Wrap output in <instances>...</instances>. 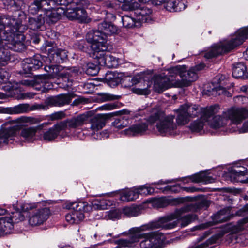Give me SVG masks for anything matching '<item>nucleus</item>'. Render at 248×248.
Returning a JSON list of instances; mask_svg holds the SVG:
<instances>
[{
  "label": "nucleus",
  "instance_id": "f257e3e1",
  "mask_svg": "<svg viewBox=\"0 0 248 248\" xmlns=\"http://www.w3.org/2000/svg\"><path fill=\"white\" fill-rule=\"evenodd\" d=\"M18 16L22 18L16 19L9 15L0 17V66L5 65L10 60L8 48L16 52L26 49L24 35L20 33L15 34L17 31L20 32L22 19L25 16L22 11L18 12Z\"/></svg>",
  "mask_w": 248,
  "mask_h": 248
},
{
  "label": "nucleus",
  "instance_id": "f03ea898",
  "mask_svg": "<svg viewBox=\"0 0 248 248\" xmlns=\"http://www.w3.org/2000/svg\"><path fill=\"white\" fill-rule=\"evenodd\" d=\"M209 206L208 200L202 199L194 203H189L183 207L177 209L173 213L159 217L157 221L152 222L148 224L142 225L140 228H134L132 231L138 232L149 229H159L170 230L177 227L180 222L181 227L187 226L197 219L194 214H188L184 216L182 215L189 211H195L198 209L207 208Z\"/></svg>",
  "mask_w": 248,
  "mask_h": 248
},
{
  "label": "nucleus",
  "instance_id": "7ed1b4c3",
  "mask_svg": "<svg viewBox=\"0 0 248 248\" xmlns=\"http://www.w3.org/2000/svg\"><path fill=\"white\" fill-rule=\"evenodd\" d=\"M40 120L33 117L21 116L15 120L3 124L0 129V147L7 144L16 136V132L21 129L20 135L27 141L31 142L35 138L39 126H31L22 128L28 125L39 123Z\"/></svg>",
  "mask_w": 248,
  "mask_h": 248
},
{
  "label": "nucleus",
  "instance_id": "20e7f679",
  "mask_svg": "<svg viewBox=\"0 0 248 248\" xmlns=\"http://www.w3.org/2000/svg\"><path fill=\"white\" fill-rule=\"evenodd\" d=\"M218 106L216 105L201 109L202 118L213 128L225 126L228 120H230L232 124L238 125L248 117V110L243 108H232L224 112L221 116L214 117L218 112Z\"/></svg>",
  "mask_w": 248,
  "mask_h": 248
},
{
  "label": "nucleus",
  "instance_id": "39448f33",
  "mask_svg": "<svg viewBox=\"0 0 248 248\" xmlns=\"http://www.w3.org/2000/svg\"><path fill=\"white\" fill-rule=\"evenodd\" d=\"M247 39H248V26L238 30L229 40L221 44L213 46L204 54V57L206 59H211L218 55L228 52L241 45Z\"/></svg>",
  "mask_w": 248,
  "mask_h": 248
},
{
  "label": "nucleus",
  "instance_id": "423d86ee",
  "mask_svg": "<svg viewBox=\"0 0 248 248\" xmlns=\"http://www.w3.org/2000/svg\"><path fill=\"white\" fill-rule=\"evenodd\" d=\"M174 116L172 115L166 116L160 110H155L147 119L151 124L156 123V128L161 134H171L176 128V124L174 122Z\"/></svg>",
  "mask_w": 248,
  "mask_h": 248
},
{
  "label": "nucleus",
  "instance_id": "0eeeda50",
  "mask_svg": "<svg viewBox=\"0 0 248 248\" xmlns=\"http://www.w3.org/2000/svg\"><path fill=\"white\" fill-rule=\"evenodd\" d=\"M139 227V228H140ZM137 227H134L130 229L129 231L131 234L129 238L130 239L133 235L136 236L138 241V239L140 238L142 240L140 241V248H161V245L164 239V235L162 233L158 232H152L148 233H144L141 234H138L142 231H147L142 230L138 232H134L132 230ZM153 229H147V230H152Z\"/></svg>",
  "mask_w": 248,
  "mask_h": 248
},
{
  "label": "nucleus",
  "instance_id": "6e6552de",
  "mask_svg": "<svg viewBox=\"0 0 248 248\" xmlns=\"http://www.w3.org/2000/svg\"><path fill=\"white\" fill-rule=\"evenodd\" d=\"M22 210L28 212V222L31 226H37L43 224L48 218L50 212L47 207L36 209L33 205L25 204L23 205Z\"/></svg>",
  "mask_w": 248,
  "mask_h": 248
},
{
  "label": "nucleus",
  "instance_id": "1a4fd4ad",
  "mask_svg": "<svg viewBox=\"0 0 248 248\" xmlns=\"http://www.w3.org/2000/svg\"><path fill=\"white\" fill-rule=\"evenodd\" d=\"M88 42L91 44V55L97 53L101 51H107L106 46L107 36L99 29L88 32L86 36Z\"/></svg>",
  "mask_w": 248,
  "mask_h": 248
},
{
  "label": "nucleus",
  "instance_id": "9d476101",
  "mask_svg": "<svg viewBox=\"0 0 248 248\" xmlns=\"http://www.w3.org/2000/svg\"><path fill=\"white\" fill-rule=\"evenodd\" d=\"M23 206L20 209L16 208L15 205L13 207L15 211L12 212V216L0 218V236H4L11 233L14 228V223L18 222L24 220V212L22 210Z\"/></svg>",
  "mask_w": 248,
  "mask_h": 248
},
{
  "label": "nucleus",
  "instance_id": "9b49d317",
  "mask_svg": "<svg viewBox=\"0 0 248 248\" xmlns=\"http://www.w3.org/2000/svg\"><path fill=\"white\" fill-rule=\"evenodd\" d=\"M201 109H199V106L196 105L185 104L181 105L176 110L178 113L176 119L177 124L181 125L187 124L190 118L197 116L200 112L201 113Z\"/></svg>",
  "mask_w": 248,
  "mask_h": 248
},
{
  "label": "nucleus",
  "instance_id": "f8f14e48",
  "mask_svg": "<svg viewBox=\"0 0 248 248\" xmlns=\"http://www.w3.org/2000/svg\"><path fill=\"white\" fill-rule=\"evenodd\" d=\"M88 5H83L80 3H72L64 9L62 8V14L71 20H78L80 22H86L87 14L84 7Z\"/></svg>",
  "mask_w": 248,
  "mask_h": 248
},
{
  "label": "nucleus",
  "instance_id": "ddd939ff",
  "mask_svg": "<svg viewBox=\"0 0 248 248\" xmlns=\"http://www.w3.org/2000/svg\"><path fill=\"white\" fill-rule=\"evenodd\" d=\"M45 47V50L48 53V59L52 63H62L67 57L66 51L58 49L53 42L46 43Z\"/></svg>",
  "mask_w": 248,
  "mask_h": 248
},
{
  "label": "nucleus",
  "instance_id": "4468645a",
  "mask_svg": "<svg viewBox=\"0 0 248 248\" xmlns=\"http://www.w3.org/2000/svg\"><path fill=\"white\" fill-rule=\"evenodd\" d=\"M106 51H101L93 54L92 57L96 60V63L100 66H106L109 68H116L118 65V59Z\"/></svg>",
  "mask_w": 248,
  "mask_h": 248
},
{
  "label": "nucleus",
  "instance_id": "2eb2a0df",
  "mask_svg": "<svg viewBox=\"0 0 248 248\" xmlns=\"http://www.w3.org/2000/svg\"><path fill=\"white\" fill-rule=\"evenodd\" d=\"M88 118L87 115L83 113L59 122L62 130L77 129L82 126Z\"/></svg>",
  "mask_w": 248,
  "mask_h": 248
},
{
  "label": "nucleus",
  "instance_id": "dca6fc26",
  "mask_svg": "<svg viewBox=\"0 0 248 248\" xmlns=\"http://www.w3.org/2000/svg\"><path fill=\"white\" fill-rule=\"evenodd\" d=\"M198 76L195 71L192 69L187 70L185 65V70L181 75V80H177L172 84L175 87L178 88L187 87L191 84V82L196 80Z\"/></svg>",
  "mask_w": 248,
  "mask_h": 248
},
{
  "label": "nucleus",
  "instance_id": "f3484780",
  "mask_svg": "<svg viewBox=\"0 0 248 248\" xmlns=\"http://www.w3.org/2000/svg\"><path fill=\"white\" fill-rule=\"evenodd\" d=\"M73 96L70 93H62L46 98L45 103L50 107H62L70 104Z\"/></svg>",
  "mask_w": 248,
  "mask_h": 248
},
{
  "label": "nucleus",
  "instance_id": "a211bd4d",
  "mask_svg": "<svg viewBox=\"0 0 248 248\" xmlns=\"http://www.w3.org/2000/svg\"><path fill=\"white\" fill-rule=\"evenodd\" d=\"M62 8L55 9L52 6H49L47 10H45L43 17L45 18V21L49 24L56 22L60 19L62 14Z\"/></svg>",
  "mask_w": 248,
  "mask_h": 248
},
{
  "label": "nucleus",
  "instance_id": "6ab92c4d",
  "mask_svg": "<svg viewBox=\"0 0 248 248\" xmlns=\"http://www.w3.org/2000/svg\"><path fill=\"white\" fill-rule=\"evenodd\" d=\"M107 115L104 114H97L90 120V129L95 133L101 129L106 124Z\"/></svg>",
  "mask_w": 248,
  "mask_h": 248
},
{
  "label": "nucleus",
  "instance_id": "aec40b11",
  "mask_svg": "<svg viewBox=\"0 0 248 248\" xmlns=\"http://www.w3.org/2000/svg\"><path fill=\"white\" fill-rule=\"evenodd\" d=\"M171 81L172 79L170 78L161 75L156 76L154 78V88L157 92H162L170 87Z\"/></svg>",
  "mask_w": 248,
  "mask_h": 248
},
{
  "label": "nucleus",
  "instance_id": "412c9836",
  "mask_svg": "<svg viewBox=\"0 0 248 248\" xmlns=\"http://www.w3.org/2000/svg\"><path fill=\"white\" fill-rule=\"evenodd\" d=\"M148 129V125L145 122H141L132 125L128 129L124 130V134L129 136H137L143 134Z\"/></svg>",
  "mask_w": 248,
  "mask_h": 248
},
{
  "label": "nucleus",
  "instance_id": "4be33fe9",
  "mask_svg": "<svg viewBox=\"0 0 248 248\" xmlns=\"http://www.w3.org/2000/svg\"><path fill=\"white\" fill-rule=\"evenodd\" d=\"M48 0H34L29 6V13L34 15L40 10H47L48 6H51V3Z\"/></svg>",
  "mask_w": 248,
  "mask_h": 248
},
{
  "label": "nucleus",
  "instance_id": "5701e85b",
  "mask_svg": "<svg viewBox=\"0 0 248 248\" xmlns=\"http://www.w3.org/2000/svg\"><path fill=\"white\" fill-rule=\"evenodd\" d=\"M42 65V62L38 57L26 59L23 63V68L26 73L31 72L39 69Z\"/></svg>",
  "mask_w": 248,
  "mask_h": 248
},
{
  "label": "nucleus",
  "instance_id": "b1692460",
  "mask_svg": "<svg viewBox=\"0 0 248 248\" xmlns=\"http://www.w3.org/2000/svg\"><path fill=\"white\" fill-rule=\"evenodd\" d=\"M165 9L170 12H179L185 9V0H167L164 3Z\"/></svg>",
  "mask_w": 248,
  "mask_h": 248
},
{
  "label": "nucleus",
  "instance_id": "393cba45",
  "mask_svg": "<svg viewBox=\"0 0 248 248\" xmlns=\"http://www.w3.org/2000/svg\"><path fill=\"white\" fill-rule=\"evenodd\" d=\"M61 131L63 130L60 123H58L44 132L43 139L48 141H52L57 138Z\"/></svg>",
  "mask_w": 248,
  "mask_h": 248
},
{
  "label": "nucleus",
  "instance_id": "a878e982",
  "mask_svg": "<svg viewBox=\"0 0 248 248\" xmlns=\"http://www.w3.org/2000/svg\"><path fill=\"white\" fill-rule=\"evenodd\" d=\"M247 173V169L243 166H235L230 171V177L233 182L241 181L240 178Z\"/></svg>",
  "mask_w": 248,
  "mask_h": 248
},
{
  "label": "nucleus",
  "instance_id": "bb28decb",
  "mask_svg": "<svg viewBox=\"0 0 248 248\" xmlns=\"http://www.w3.org/2000/svg\"><path fill=\"white\" fill-rule=\"evenodd\" d=\"M232 75L236 78L247 79L248 78V73L247 72L246 66L242 62L238 63L235 65L232 70Z\"/></svg>",
  "mask_w": 248,
  "mask_h": 248
},
{
  "label": "nucleus",
  "instance_id": "cd10ccee",
  "mask_svg": "<svg viewBox=\"0 0 248 248\" xmlns=\"http://www.w3.org/2000/svg\"><path fill=\"white\" fill-rule=\"evenodd\" d=\"M92 207L95 210H106L112 205V202L104 198L93 199L91 202Z\"/></svg>",
  "mask_w": 248,
  "mask_h": 248
},
{
  "label": "nucleus",
  "instance_id": "c85d7f7f",
  "mask_svg": "<svg viewBox=\"0 0 248 248\" xmlns=\"http://www.w3.org/2000/svg\"><path fill=\"white\" fill-rule=\"evenodd\" d=\"M98 28L103 31L107 36L108 35L115 34L118 31L117 27L110 22L104 21L100 23Z\"/></svg>",
  "mask_w": 248,
  "mask_h": 248
},
{
  "label": "nucleus",
  "instance_id": "c756f323",
  "mask_svg": "<svg viewBox=\"0 0 248 248\" xmlns=\"http://www.w3.org/2000/svg\"><path fill=\"white\" fill-rule=\"evenodd\" d=\"M230 208L226 207L220 210L213 217L214 223H219L226 221L230 219Z\"/></svg>",
  "mask_w": 248,
  "mask_h": 248
},
{
  "label": "nucleus",
  "instance_id": "7c9ffc66",
  "mask_svg": "<svg viewBox=\"0 0 248 248\" xmlns=\"http://www.w3.org/2000/svg\"><path fill=\"white\" fill-rule=\"evenodd\" d=\"M152 13V10L149 8L144 6H141L139 4V7H137L135 11V14L137 17V20L141 22L146 21L147 16Z\"/></svg>",
  "mask_w": 248,
  "mask_h": 248
},
{
  "label": "nucleus",
  "instance_id": "2f4dec72",
  "mask_svg": "<svg viewBox=\"0 0 248 248\" xmlns=\"http://www.w3.org/2000/svg\"><path fill=\"white\" fill-rule=\"evenodd\" d=\"M189 178L192 182L195 183L208 184L214 182V180L212 177L203 172L195 174L189 176Z\"/></svg>",
  "mask_w": 248,
  "mask_h": 248
},
{
  "label": "nucleus",
  "instance_id": "473e14b6",
  "mask_svg": "<svg viewBox=\"0 0 248 248\" xmlns=\"http://www.w3.org/2000/svg\"><path fill=\"white\" fill-rule=\"evenodd\" d=\"M29 27L31 30H36L39 29L45 23V18L42 14L36 17H29L28 20Z\"/></svg>",
  "mask_w": 248,
  "mask_h": 248
},
{
  "label": "nucleus",
  "instance_id": "72a5a7b5",
  "mask_svg": "<svg viewBox=\"0 0 248 248\" xmlns=\"http://www.w3.org/2000/svg\"><path fill=\"white\" fill-rule=\"evenodd\" d=\"M49 1H53L51 3V6H54L55 4L61 5H64L67 7L72 3H80L83 5H88L89 2L88 0H48Z\"/></svg>",
  "mask_w": 248,
  "mask_h": 248
},
{
  "label": "nucleus",
  "instance_id": "f704fd0d",
  "mask_svg": "<svg viewBox=\"0 0 248 248\" xmlns=\"http://www.w3.org/2000/svg\"><path fill=\"white\" fill-rule=\"evenodd\" d=\"M139 197L136 188L123 191L120 197V200L124 202L134 201Z\"/></svg>",
  "mask_w": 248,
  "mask_h": 248
},
{
  "label": "nucleus",
  "instance_id": "c9c22d12",
  "mask_svg": "<svg viewBox=\"0 0 248 248\" xmlns=\"http://www.w3.org/2000/svg\"><path fill=\"white\" fill-rule=\"evenodd\" d=\"M122 3L121 8L124 11H135L136 8L139 7V3L136 0H117Z\"/></svg>",
  "mask_w": 248,
  "mask_h": 248
},
{
  "label": "nucleus",
  "instance_id": "e433bc0d",
  "mask_svg": "<svg viewBox=\"0 0 248 248\" xmlns=\"http://www.w3.org/2000/svg\"><path fill=\"white\" fill-rule=\"evenodd\" d=\"M11 114H19L26 113L30 111L29 105L28 104H21L9 108Z\"/></svg>",
  "mask_w": 248,
  "mask_h": 248
},
{
  "label": "nucleus",
  "instance_id": "4c0bfd02",
  "mask_svg": "<svg viewBox=\"0 0 248 248\" xmlns=\"http://www.w3.org/2000/svg\"><path fill=\"white\" fill-rule=\"evenodd\" d=\"M46 75H39L36 77V83L38 84H43L45 89L50 90L53 89V85L51 82H49Z\"/></svg>",
  "mask_w": 248,
  "mask_h": 248
},
{
  "label": "nucleus",
  "instance_id": "58836bf2",
  "mask_svg": "<svg viewBox=\"0 0 248 248\" xmlns=\"http://www.w3.org/2000/svg\"><path fill=\"white\" fill-rule=\"evenodd\" d=\"M205 122H206V121L204 119L202 118L201 114L200 119H198L191 123L190 125V128L193 132H200L203 128Z\"/></svg>",
  "mask_w": 248,
  "mask_h": 248
},
{
  "label": "nucleus",
  "instance_id": "ea45409f",
  "mask_svg": "<svg viewBox=\"0 0 248 248\" xmlns=\"http://www.w3.org/2000/svg\"><path fill=\"white\" fill-rule=\"evenodd\" d=\"M129 124V120L126 116L120 117L116 119L112 123L113 125L118 129H122Z\"/></svg>",
  "mask_w": 248,
  "mask_h": 248
},
{
  "label": "nucleus",
  "instance_id": "a19ab883",
  "mask_svg": "<svg viewBox=\"0 0 248 248\" xmlns=\"http://www.w3.org/2000/svg\"><path fill=\"white\" fill-rule=\"evenodd\" d=\"M123 213L128 217H135L140 214V209L135 206L125 207L123 208Z\"/></svg>",
  "mask_w": 248,
  "mask_h": 248
},
{
  "label": "nucleus",
  "instance_id": "79ce46f5",
  "mask_svg": "<svg viewBox=\"0 0 248 248\" xmlns=\"http://www.w3.org/2000/svg\"><path fill=\"white\" fill-rule=\"evenodd\" d=\"M185 70V65H177L176 66L170 68L168 70V77L173 80V78L177 75H179L181 78L182 72Z\"/></svg>",
  "mask_w": 248,
  "mask_h": 248
},
{
  "label": "nucleus",
  "instance_id": "37998d69",
  "mask_svg": "<svg viewBox=\"0 0 248 248\" xmlns=\"http://www.w3.org/2000/svg\"><path fill=\"white\" fill-rule=\"evenodd\" d=\"M122 21L123 26L127 28H131L137 26L136 24L139 23L136 19L127 15L122 17Z\"/></svg>",
  "mask_w": 248,
  "mask_h": 248
},
{
  "label": "nucleus",
  "instance_id": "c03bdc74",
  "mask_svg": "<svg viewBox=\"0 0 248 248\" xmlns=\"http://www.w3.org/2000/svg\"><path fill=\"white\" fill-rule=\"evenodd\" d=\"M86 73L90 76H95L99 72V67L97 64L89 63L83 68Z\"/></svg>",
  "mask_w": 248,
  "mask_h": 248
},
{
  "label": "nucleus",
  "instance_id": "a18cd8bd",
  "mask_svg": "<svg viewBox=\"0 0 248 248\" xmlns=\"http://www.w3.org/2000/svg\"><path fill=\"white\" fill-rule=\"evenodd\" d=\"M107 83L111 87L117 86L121 82V79L112 74H108L105 78Z\"/></svg>",
  "mask_w": 248,
  "mask_h": 248
},
{
  "label": "nucleus",
  "instance_id": "49530a36",
  "mask_svg": "<svg viewBox=\"0 0 248 248\" xmlns=\"http://www.w3.org/2000/svg\"><path fill=\"white\" fill-rule=\"evenodd\" d=\"M248 223V216L238 221L236 225H234L232 229V232L237 233L244 229V225Z\"/></svg>",
  "mask_w": 248,
  "mask_h": 248
},
{
  "label": "nucleus",
  "instance_id": "de8ad7c7",
  "mask_svg": "<svg viewBox=\"0 0 248 248\" xmlns=\"http://www.w3.org/2000/svg\"><path fill=\"white\" fill-rule=\"evenodd\" d=\"M78 72L79 70L78 68L76 67H71L61 73V76L62 78H69L70 77L76 76L78 74Z\"/></svg>",
  "mask_w": 248,
  "mask_h": 248
},
{
  "label": "nucleus",
  "instance_id": "09e8293b",
  "mask_svg": "<svg viewBox=\"0 0 248 248\" xmlns=\"http://www.w3.org/2000/svg\"><path fill=\"white\" fill-rule=\"evenodd\" d=\"M136 189L138 193V196L139 194L145 195H151L154 192V189L153 188L145 185L139 186L136 188Z\"/></svg>",
  "mask_w": 248,
  "mask_h": 248
},
{
  "label": "nucleus",
  "instance_id": "8fccbe9b",
  "mask_svg": "<svg viewBox=\"0 0 248 248\" xmlns=\"http://www.w3.org/2000/svg\"><path fill=\"white\" fill-rule=\"evenodd\" d=\"M149 82H146V86L145 87L143 88H136L134 89V92L139 95H146L149 94L150 93V91L148 89L149 87L150 86V85H149Z\"/></svg>",
  "mask_w": 248,
  "mask_h": 248
},
{
  "label": "nucleus",
  "instance_id": "3c124183",
  "mask_svg": "<svg viewBox=\"0 0 248 248\" xmlns=\"http://www.w3.org/2000/svg\"><path fill=\"white\" fill-rule=\"evenodd\" d=\"M105 217L107 219H114L119 217L121 211L119 209H114L106 212Z\"/></svg>",
  "mask_w": 248,
  "mask_h": 248
},
{
  "label": "nucleus",
  "instance_id": "603ef678",
  "mask_svg": "<svg viewBox=\"0 0 248 248\" xmlns=\"http://www.w3.org/2000/svg\"><path fill=\"white\" fill-rule=\"evenodd\" d=\"M49 106L46 104H34L31 106H29L30 111H33L35 110H47Z\"/></svg>",
  "mask_w": 248,
  "mask_h": 248
},
{
  "label": "nucleus",
  "instance_id": "864d4df0",
  "mask_svg": "<svg viewBox=\"0 0 248 248\" xmlns=\"http://www.w3.org/2000/svg\"><path fill=\"white\" fill-rule=\"evenodd\" d=\"M12 10H19L24 7V3L22 0H13Z\"/></svg>",
  "mask_w": 248,
  "mask_h": 248
},
{
  "label": "nucleus",
  "instance_id": "5fc2aeb1",
  "mask_svg": "<svg viewBox=\"0 0 248 248\" xmlns=\"http://www.w3.org/2000/svg\"><path fill=\"white\" fill-rule=\"evenodd\" d=\"M65 117V114L63 111H58L51 114L50 115L51 120H57L62 119Z\"/></svg>",
  "mask_w": 248,
  "mask_h": 248
},
{
  "label": "nucleus",
  "instance_id": "6e6d98bb",
  "mask_svg": "<svg viewBox=\"0 0 248 248\" xmlns=\"http://www.w3.org/2000/svg\"><path fill=\"white\" fill-rule=\"evenodd\" d=\"M59 73V69L58 66L57 65H55L53 67H52V69L51 70V72H48V74L46 75L47 76V78H55Z\"/></svg>",
  "mask_w": 248,
  "mask_h": 248
},
{
  "label": "nucleus",
  "instance_id": "4d7b16f0",
  "mask_svg": "<svg viewBox=\"0 0 248 248\" xmlns=\"http://www.w3.org/2000/svg\"><path fill=\"white\" fill-rule=\"evenodd\" d=\"M73 212L74 218H75V223H78L84 218V215L82 212L79 211H74Z\"/></svg>",
  "mask_w": 248,
  "mask_h": 248
},
{
  "label": "nucleus",
  "instance_id": "13d9d810",
  "mask_svg": "<svg viewBox=\"0 0 248 248\" xmlns=\"http://www.w3.org/2000/svg\"><path fill=\"white\" fill-rule=\"evenodd\" d=\"M85 206V203L82 202H75L72 204V207L75 211L82 212V210H86Z\"/></svg>",
  "mask_w": 248,
  "mask_h": 248
},
{
  "label": "nucleus",
  "instance_id": "bf43d9fd",
  "mask_svg": "<svg viewBox=\"0 0 248 248\" xmlns=\"http://www.w3.org/2000/svg\"><path fill=\"white\" fill-rule=\"evenodd\" d=\"M10 74L8 72L4 69H0V79L3 82H6L8 80Z\"/></svg>",
  "mask_w": 248,
  "mask_h": 248
},
{
  "label": "nucleus",
  "instance_id": "052dcab7",
  "mask_svg": "<svg viewBox=\"0 0 248 248\" xmlns=\"http://www.w3.org/2000/svg\"><path fill=\"white\" fill-rule=\"evenodd\" d=\"M21 83L22 85L27 86H34L36 84H38L36 83V78L34 80H23L21 81Z\"/></svg>",
  "mask_w": 248,
  "mask_h": 248
},
{
  "label": "nucleus",
  "instance_id": "680f3d73",
  "mask_svg": "<svg viewBox=\"0 0 248 248\" xmlns=\"http://www.w3.org/2000/svg\"><path fill=\"white\" fill-rule=\"evenodd\" d=\"M66 220L71 224L75 223V218H74V212L68 213L65 216Z\"/></svg>",
  "mask_w": 248,
  "mask_h": 248
},
{
  "label": "nucleus",
  "instance_id": "e2e57ef3",
  "mask_svg": "<svg viewBox=\"0 0 248 248\" xmlns=\"http://www.w3.org/2000/svg\"><path fill=\"white\" fill-rule=\"evenodd\" d=\"M248 214V203L246 204L242 208L237 212V215L243 216Z\"/></svg>",
  "mask_w": 248,
  "mask_h": 248
},
{
  "label": "nucleus",
  "instance_id": "0e129e2a",
  "mask_svg": "<svg viewBox=\"0 0 248 248\" xmlns=\"http://www.w3.org/2000/svg\"><path fill=\"white\" fill-rule=\"evenodd\" d=\"M156 203L158 207L162 208L166 206L168 204V202L166 199L163 198H160L156 201Z\"/></svg>",
  "mask_w": 248,
  "mask_h": 248
},
{
  "label": "nucleus",
  "instance_id": "69168bd1",
  "mask_svg": "<svg viewBox=\"0 0 248 248\" xmlns=\"http://www.w3.org/2000/svg\"><path fill=\"white\" fill-rule=\"evenodd\" d=\"M239 133H245L248 131V120L243 124L242 127L239 129Z\"/></svg>",
  "mask_w": 248,
  "mask_h": 248
},
{
  "label": "nucleus",
  "instance_id": "338daca9",
  "mask_svg": "<svg viewBox=\"0 0 248 248\" xmlns=\"http://www.w3.org/2000/svg\"><path fill=\"white\" fill-rule=\"evenodd\" d=\"M13 0H4L3 4L6 8L10 9L12 8V4H13Z\"/></svg>",
  "mask_w": 248,
  "mask_h": 248
},
{
  "label": "nucleus",
  "instance_id": "774afa93",
  "mask_svg": "<svg viewBox=\"0 0 248 248\" xmlns=\"http://www.w3.org/2000/svg\"><path fill=\"white\" fill-rule=\"evenodd\" d=\"M167 0H152L153 4L155 5H160L165 3Z\"/></svg>",
  "mask_w": 248,
  "mask_h": 248
}]
</instances>
